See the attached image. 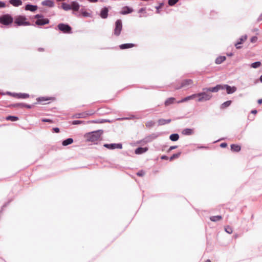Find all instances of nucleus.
Wrapping results in <instances>:
<instances>
[{
  "instance_id": "1",
  "label": "nucleus",
  "mask_w": 262,
  "mask_h": 262,
  "mask_svg": "<svg viewBox=\"0 0 262 262\" xmlns=\"http://www.w3.org/2000/svg\"><path fill=\"white\" fill-rule=\"evenodd\" d=\"M102 134V130H98L95 132H92L87 134V140L91 142H95L98 141Z\"/></svg>"
},
{
  "instance_id": "2",
  "label": "nucleus",
  "mask_w": 262,
  "mask_h": 262,
  "mask_svg": "<svg viewBox=\"0 0 262 262\" xmlns=\"http://www.w3.org/2000/svg\"><path fill=\"white\" fill-rule=\"evenodd\" d=\"M209 91L203 90V92L195 94L196 97H198L197 101L199 102H203L211 99L212 95L210 93H207Z\"/></svg>"
},
{
  "instance_id": "3",
  "label": "nucleus",
  "mask_w": 262,
  "mask_h": 262,
  "mask_svg": "<svg viewBox=\"0 0 262 262\" xmlns=\"http://www.w3.org/2000/svg\"><path fill=\"white\" fill-rule=\"evenodd\" d=\"M14 23L18 26L30 25V23L27 21L26 17L21 15L17 16L15 18Z\"/></svg>"
},
{
  "instance_id": "4",
  "label": "nucleus",
  "mask_w": 262,
  "mask_h": 262,
  "mask_svg": "<svg viewBox=\"0 0 262 262\" xmlns=\"http://www.w3.org/2000/svg\"><path fill=\"white\" fill-rule=\"evenodd\" d=\"M13 20V17L9 14L3 15L0 17V23L6 26L11 24Z\"/></svg>"
},
{
  "instance_id": "5",
  "label": "nucleus",
  "mask_w": 262,
  "mask_h": 262,
  "mask_svg": "<svg viewBox=\"0 0 262 262\" xmlns=\"http://www.w3.org/2000/svg\"><path fill=\"white\" fill-rule=\"evenodd\" d=\"M37 19L35 24L38 26H42L49 23V20L48 18H44L42 15L37 14L35 16Z\"/></svg>"
},
{
  "instance_id": "6",
  "label": "nucleus",
  "mask_w": 262,
  "mask_h": 262,
  "mask_svg": "<svg viewBox=\"0 0 262 262\" xmlns=\"http://www.w3.org/2000/svg\"><path fill=\"white\" fill-rule=\"evenodd\" d=\"M122 28V21L120 19H118L115 23V28L114 29V34L118 36L120 34Z\"/></svg>"
},
{
  "instance_id": "7",
  "label": "nucleus",
  "mask_w": 262,
  "mask_h": 262,
  "mask_svg": "<svg viewBox=\"0 0 262 262\" xmlns=\"http://www.w3.org/2000/svg\"><path fill=\"white\" fill-rule=\"evenodd\" d=\"M58 28L59 30L63 33H70L71 30V28L70 26L64 24H59L58 25Z\"/></svg>"
},
{
  "instance_id": "8",
  "label": "nucleus",
  "mask_w": 262,
  "mask_h": 262,
  "mask_svg": "<svg viewBox=\"0 0 262 262\" xmlns=\"http://www.w3.org/2000/svg\"><path fill=\"white\" fill-rule=\"evenodd\" d=\"M221 90H223V85L217 84L213 88H203V91H209L211 92H217Z\"/></svg>"
},
{
  "instance_id": "9",
  "label": "nucleus",
  "mask_w": 262,
  "mask_h": 262,
  "mask_svg": "<svg viewBox=\"0 0 262 262\" xmlns=\"http://www.w3.org/2000/svg\"><path fill=\"white\" fill-rule=\"evenodd\" d=\"M104 146L110 149H114L115 148L121 149L122 148V145L120 143L105 144Z\"/></svg>"
},
{
  "instance_id": "10",
  "label": "nucleus",
  "mask_w": 262,
  "mask_h": 262,
  "mask_svg": "<svg viewBox=\"0 0 262 262\" xmlns=\"http://www.w3.org/2000/svg\"><path fill=\"white\" fill-rule=\"evenodd\" d=\"M223 90L226 89L227 93L228 94H232L236 91V88L235 86H230L227 84L223 85Z\"/></svg>"
},
{
  "instance_id": "11",
  "label": "nucleus",
  "mask_w": 262,
  "mask_h": 262,
  "mask_svg": "<svg viewBox=\"0 0 262 262\" xmlns=\"http://www.w3.org/2000/svg\"><path fill=\"white\" fill-rule=\"evenodd\" d=\"M161 135H162L161 133H153V134H151L150 135H149V136L145 138V140L147 142H151V141L156 139L157 138H158L159 136H160Z\"/></svg>"
},
{
  "instance_id": "12",
  "label": "nucleus",
  "mask_w": 262,
  "mask_h": 262,
  "mask_svg": "<svg viewBox=\"0 0 262 262\" xmlns=\"http://www.w3.org/2000/svg\"><path fill=\"white\" fill-rule=\"evenodd\" d=\"M192 81L191 79H186L184 80L180 86L176 87V89H179L182 88H185L191 85Z\"/></svg>"
},
{
  "instance_id": "13",
  "label": "nucleus",
  "mask_w": 262,
  "mask_h": 262,
  "mask_svg": "<svg viewBox=\"0 0 262 262\" xmlns=\"http://www.w3.org/2000/svg\"><path fill=\"white\" fill-rule=\"evenodd\" d=\"M247 38V36L246 35H243L241 36V37L239 38V41H238L237 43L235 44V46L236 48V49H238L241 48V46H239V45L242 44L243 42H244Z\"/></svg>"
},
{
  "instance_id": "14",
  "label": "nucleus",
  "mask_w": 262,
  "mask_h": 262,
  "mask_svg": "<svg viewBox=\"0 0 262 262\" xmlns=\"http://www.w3.org/2000/svg\"><path fill=\"white\" fill-rule=\"evenodd\" d=\"M195 98H196L195 94H193V95H190V96H187V97L182 99V100L179 101L178 102V103H183V102H187V101H189L190 100H192V99H194Z\"/></svg>"
},
{
  "instance_id": "15",
  "label": "nucleus",
  "mask_w": 262,
  "mask_h": 262,
  "mask_svg": "<svg viewBox=\"0 0 262 262\" xmlns=\"http://www.w3.org/2000/svg\"><path fill=\"white\" fill-rule=\"evenodd\" d=\"M41 4L43 6H48L49 7H53L54 6V3L53 1L51 0H46L42 2Z\"/></svg>"
},
{
  "instance_id": "16",
  "label": "nucleus",
  "mask_w": 262,
  "mask_h": 262,
  "mask_svg": "<svg viewBox=\"0 0 262 262\" xmlns=\"http://www.w3.org/2000/svg\"><path fill=\"white\" fill-rule=\"evenodd\" d=\"M108 9L106 7L103 8L100 12V16L102 18H106L107 17L108 15Z\"/></svg>"
},
{
  "instance_id": "17",
  "label": "nucleus",
  "mask_w": 262,
  "mask_h": 262,
  "mask_svg": "<svg viewBox=\"0 0 262 262\" xmlns=\"http://www.w3.org/2000/svg\"><path fill=\"white\" fill-rule=\"evenodd\" d=\"M133 11V9H132L131 8H129V7L125 6L122 8V10L121 13L122 14L125 15V14H127L128 13H130Z\"/></svg>"
},
{
  "instance_id": "18",
  "label": "nucleus",
  "mask_w": 262,
  "mask_h": 262,
  "mask_svg": "<svg viewBox=\"0 0 262 262\" xmlns=\"http://www.w3.org/2000/svg\"><path fill=\"white\" fill-rule=\"evenodd\" d=\"M148 150L147 147H138L135 150V154L137 155L142 154Z\"/></svg>"
},
{
  "instance_id": "19",
  "label": "nucleus",
  "mask_w": 262,
  "mask_h": 262,
  "mask_svg": "<svg viewBox=\"0 0 262 262\" xmlns=\"http://www.w3.org/2000/svg\"><path fill=\"white\" fill-rule=\"evenodd\" d=\"M9 3L14 7H18L23 4L21 0H10Z\"/></svg>"
},
{
  "instance_id": "20",
  "label": "nucleus",
  "mask_w": 262,
  "mask_h": 262,
  "mask_svg": "<svg viewBox=\"0 0 262 262\" xmlns=\"http://www.w3.org/2000/svg\"><path fill=\"white\" fill-rule=\"evenodd\" d=\"M37 9V6L35 5H32L30 4H28L25 7V10H29L32 12L35 11Z\"/></svg>"
},
{
  "instance_id": "21",
  "label": "nucleus",
  "mask_w": 262,
  "mask_h": 262,
  "mask_svg": "<svg viewBox=\"0 0 262 262\" xmlns=\"http://www.w3.org/2000/svg\"><path fill=\"white\" fill-rule=\"evenodd\" d=\"M80 5L76 2H72L71 4V9L74 11H78L79 9Z\"/></svg>"
},
{
  "instance_id": "22",
  "label": "nucleus",
  "mask_w": 262,
  "mask_h": 262,
  "mask_svg": "<svg viewBox=\"0 0 262 262\" xmlns=\"http://www.w3.org/2000/svg\"><path fill=\"white\" fill-rule=\"evenodd\" d=\"M135 45L133 43H124L122 44L120 46V48L122 50L134 47Z\"/></svg>"
},
{
  "instance_id": "23",
  "label": "nucleus",
  "mask_w": 262,
  "mask_h": 262,
  "mask_svg": "<svg viewBox=\"0 0 262 262\" xmlns=\"http://www.w3.org/2000/svg\"><path fill=\"white\" fill-rule=\"evenodd\" d=\"M193 129L191 128H185L182 132L183 134L185 135H191L193 134Z\"/></svg>"
},
{
  "instance_id": "24",
  "label": "nucleus",
  "mask_w": 262,
  "mask_h": 262,
  "mask_svg": "<svg viewBox=\"0 0 262 262\" xmlns=\"http://www.w3.org/2000/svg\"><path fill=\"white\" fill-rule=\"evenodd\" d=\"M170 119H160L158 120V124L159 125H163L165 124L169 123V122H170Z\"/></svg>"
},
{
  "instance_id": "25",
  "label": "nucleus",
  "mask_w": 262,
  "mask_h": 262,
  "mask_svg": "<svg viewBox=\"0 0 262 262\" xmlns=\"http://www.w3.org/2000/svg\"><path fill=\"white\" fill-rule=\"evenodd\" d=\"M73 142V140L72 138H68L62 142V145L64 146H67L72 144Z\"/></svg>"
},
{
  "instance_id": "26",
  "label": "nucleus",
  "mask_w": 262,
  "mask_h": 262,
  "mask_svg": "<svg viewBox=\"0 0 262 262\" xmlns=\"http://www.w3.org/2000/svg\"><path fill=\"white\" fill-rule=\"evenodd\" d=\"M241 146L238 145L232 144L231 145V149L233 151L238 152L241 150Z\"/></svg>"
},
{
  "instance_id": "27",
  "label": "nucleus",
  "mask_w": 262,
  "mask_h": 262,
  "mask_svg": "<svg viewBox=\"0 0 262 262\" xmlns=\"http://www.w3.org/2000/svg\"><path fill=\"white\" fill-rule=\"evenodd\" d=\"M226 60V57L224 56L218 57L215 60L216 64H221Z\"/></svg>"
},
{
  "instance_id": "28",
  "label": "nucleus",
  "mask_w": 262,
  "mask_h": 262,
  "mask_svg": "<svg viewBox=\"0 0 262 262\" xmlns=\"http://www.w3.org/2000/svg\"><path fill=\"white\" fill-rule=\"evenodd\" d=\"M174 100H175L174 98H173V97L169 98L165 101V105L166 106L172 104L174 102Z\"/></svg>"
},
{
  "instance_id": "29",
  "label": "nucleus",
  "mask_w": 262,
  "mask_h": 262,
  "mask_svg": "<svg viewBox=\"0 0 262 262\" xmlns=\"http://www.w3.org/2000/svg\"><path fill=\"white\" fill-rule=\"evenodd\" d=\"M179 138V136L178 134H171L169 137V139L172 141H176L178 140Z\"/></svg>"
},
{
  "instance_id": "30",
  "label": "nucleus",
  "mask_w": 262,
  "mask_h": 262,
  "mask_svg": "<svg viewBox=\"0 0 262 262\" xmlns=\"http://www.w3.org/2000/svg\"><path fill=\"white\" fill-rule=\"evenodd\" d=\"M62 9L66 11H68L71 10V5L68 4L67 3H63L62 4L61 6Z\"/></svg>"
},
{
  "instance_id": "31",
  "label": "nucleus",
  "mask_w": 262,
  "mask_h": 262,
  "mask_svg": "<svg viewBox=\"0 0 262 262\" xmlns=\"http://www.w3.org/2000/svg\"><path fill=\"white\" fill-rule=\"evenodd\" d=\"M210 219L212 222H216L222 219L221 215L212 216L210 217Z\"/></svg>"
},
{
  "instance_id": "32",
  "label": "nucleus",
  "mask_w": 262,
  "mask_h": 262,
  "mask_svg": "<svg viewBox=\"0 0 262 262\" xmlns=\"http://www.w3.org/2000/svg\"><path fill=\"white\" fill-rule=\"evenodd\" d=\"M18 98L25 99L29 97V95L26 93H18Z\"/></svg>"
},
{
  "instance_id": "33",
  "label": "nucleus",
  "mask_w": 262,
  "mask_h": 262,
  "mask_svg": "<svg viewBox=\"0 0 262 262\" xmlns=\"http://www.w3.org/2000/svg\"><path fill=\"white\" fill-rule=\"evenodd\" d=\"M6 119L11 121H16L18 120V118L16 116H9L7 117Z\"/></svg>"
},
{
  "instance_id": "34",
  "label": "nucleus",
  "mask_w": 262,
  "mask_h": 262,
  "mask_svg": "<svg viewBox=\"0 0 262 262\" xmlns=\"http://www.w3.org/2000/svg\"><path fill=\"white\" fill-rule=\"evenodd\" d=\"M261 65V63L259 61L255 62L251 64V67L252 68H257Z\"/></svg>"
},
{
  "instance_id": "35",
  "label": "nucleus",
  "mask_w": 262,
  "mask_h": 262,
  "mask_svg": "<svg viewBox=\"0 0 262 262\" xmlns=\"http://www.w3.org/2000/svg\"><path fill=\"white\" fill-rule=\"evenodd\" d=\"M231 103V101H227L223 103L221 105L222 108H225L228 106H229Z\"/></svg>"
},
{
  "instance_id": "36",
  "label": "nucleus",
  "mask_w": 262,
  "mask_h": 262,
  "mask_svg": "<svg viewBox=\"0 0 262 262\" xmlns=\"http://www.w3.org/2000/svg\"><path fill=\"white\" fill-rule=\"evenodd\" d=\"M155 124V122L153 121H148L146 123V126L147 127H152Z\"/></svg>"
},
{
  "instance_id": "37",
  "label": "nucleus",
  "mask_w": 262,
  "mask_h": 262,
  "mask_svg": "<svg viewBox=\"0 0 262 262\" xmlns=\"http://www.w3.org/2000/svg\"><path fill=\"white\" fill-rule=\"evenodd\" d=\"M179 0H168V3L169 6H173L177 3H178Z\"/></svg>"
},
{
  "instance_id": "38",
  "label": "nucleus",
  "mask_w": 262,
  "mask_h": 262,
  "mask_svg": "<svg viewBox=\"0 0 262 262\" xmlns=\"http://www.w3.org/2000/svg\"><path fill=\"white\" fill-rule=\"evenodd\" d=\"M181 155V152H179V153H177V154H173L170 158V161H172V160L174 159H176V158H178V157H179V156H180Z\"/></svg>"
},
{
  "instance_id": "39",
  "label": "nucleus",
  "mask_w": 262,
  "mask_h": 262,
  "mask_svg": "<svg viewBox=\"0 0 262 262\" xmlns=\"http://www.w3.org/2000/svg\"><path fill=\"white\" fill-rule=\"evenodd\" d=\"M225 231L229 234H231L233 232L232 228L230 226H227L225 227Z\"/></svg>"
},
{
  "instance_id": "40",
  "label": "nucleus",
  "mask_w": 262,
  "mask_h": 262,
  "mask_svg": "<svg viewBox=\"0 0 262 262\" xmlns=\"http://www.w3.org/2000/svg\"><path fill=\"white\" fill-rule=\"evenodd\" d=\"M81 13L82 16L84 17H88L90 16V14L86 11L83 10V9L81 10Z\"/></svg>"
},
{
  "instance_id": "41",
  "label": "nucleus",
  "mask_w": 262,
  "mask_h": 262,
  "mask_svg": "<svg viewBox=\"0 0 262 262\" xmlns=\"http://www.w3.org/2000/svg\"><path fill=\"white\" fill-rule=\"evenodd\" d=\"M164 4L163 3H160L159 6L156 7V9H157V13H159L160 11L159 9L162 7Z\"/></svg>"
},
{
  "instance_id": "42",
  "label": "nucleus",
  "mask_w": 262,
  "mask_h": 262,
  "mask_svg": "<svg viewBox=\"0 0 262 262\" xmlns=\"http://www.w3.org/2000/svg\"><path fill=\"white\" fill-rule=\"evenodd\" d=\"M17 106H23V107H26L28 108H32V105H29V104H17Z\"/></svg>"
},
{
  "instance_id": "43",
  "label": "nucleus",
  "mask_w": 262,
  "mask_h": 262,
  "mask_svg": "<svg viewBox=\"0 0 262 262\" xmlns=\"http://www.w3.org/2000/svg\"><path fill=\"white\" fill-rule=\"evenodd\" d=\"M137 176L142 177L145 174V172L143 170H140L137 173Z\"/></svg>"
},
{
  "instance_id": "44",
  "label": "nucleus",
  "mask_w": 262,
  "mask_h": 262,
  "mask_svg": "<svg viewBox=\"0 0 262 262\" xmlns=\"http://www.w3.org/2000/svg\"><path fill=\"white\" fill-rule=\"evenodd\" d=\"M7 94L9 95H11V96H12L14 97H17L18 98V93H12L11 92H8Z\"/></svg>"
},
{
  "instance_id": "45",
  "label": "nucleus",
  "mask_w": 262,
  "mask_h": 262,
  "mask_svg": "<svg viewBox=\"0 0 262 262\" xmlns=\"http://www.w3.org/2000/svg\"><path fill=\"white\" fill-rule=\"evenodd\" d=\"M136 118L134 116H132L130 117H126V118H119L118 120H123V119H133Z\"/></svg>"
},
{
  "instance_id": "46",
  "label": "nucleus",
  "mask_w": 262,
  "mask_h": 262,
  "mask_svg": "<svg viewBox=\"0 0 262 262\" xmlns=\"http://www.w3.org/2000/svg\"><path fill=\"white\" fill-rule=\"evenodd\" d=\"M82 123L81 121L80 120H74L73 121L72 124L74 125L79 124Z\"/></svg>"
},
{
  "instance_id": "47",
  "label": "nucleus",
  "mask_w": 262,
  "mask_h": 262,
  "mask_svg": "<svg viewBox=\"0 0 262 262\" xmlns=\"http://www.w3.org/2000/svg\"><path fill=\"white\" fill-rule=\"evenodd\" d=\"M6 6L5 3L0 1V8H5Z\"/></svg>"
},
{
  "instance_id": "48",
  "label": "nucleus",
  "mask_w": 262,
  "mask_h": 262,
  "mask_svg": "<svg viewBox=\"0 0 262 262\" xmlns=\"http://www.w3.org/2000/svg\"><path fill=\"white\" fill-rule=\"evenodd\" d=\"M257 37L256 36H253L251 38V42H255L257 40Z\"/></svg>"
},
{
  "instance_id": "49",
  "label": "nucleus",
  "mask_w": 262,
  "mask_h": 262,
  "mask_svg": "<svg viewBox=\"0 0 262 262\" xmlns=\"http://www.w3.org/2000/svg\"><path fill=\"white\" fill-rule=\"evenodd\" d=\"M138 12H139V13H143V12H145V8H141V9L139 10Z\"/></svg>"
},
{
  "instance_id": "50",
  "label": "nucleus",
  "mask_w": 262,
  "mask_h": 262,
  "mask_svg": "<svg viewBox=\"0 0 262 262\" xmlns=\"http://www.w3.org/2000/svg\"><path fill=\"white\" fill-rule=\"evenodd\" d=\"M42 121L45 122H52V121L48 119H42Z\"/></svg>"
},
{
  "instance_id": "51",
  "label": "nucleus",
  "mask_w": 262,
  "mask_h": 262,
  "mask_svg": "<svg viewBox=\"0 0 262 262\" xmlns=\"http://www.w3.org/2000/svg\"><path fill=\"white\" fill-rule=\"evenodd\" d=\"M177 148V146H170L168 149V151H170L174 149H176Z\"/></svg>"
},
{
  "instance_id": "52",
  "label": "nucleus",
  "mask_w": 262,
  "mask_h": 262,
  "mask_svg": "<svg viewBox=\"0 0 262 262\" xmlns=\"http://www.w3.org/2000/svg\"><path fill=\"white\" fill-rule=\"evenodd\" d=\"M227 144L226 143H222L220 145V146L223 148L226 147H227Z\"/></svg>"
},
{
  "instance_id": "53",
  "label": "nucleus",
  "mask_w": 262,
  "mask_h": 262,
  "mask_svg": "<svg viewBox=\"0 0 262 262\" xmlns=\"http://www.w3.org/2000/svg\"><path fill=\"white\" fill-rule=\"evenodd\" d=\"M53 130L55 132V133H59V128H57V127H56V128H53Z\"/></svg>"
},
{
  "instance_id": "54",
  "label": "nucleus",
  "mask_w": 262,
  "mask_h": 262,
  "mask_svg": "<svg viewBox=\"0 0 262 262\" xmlns=\"http://www.w3.org/2000/svg\"><path fill=\"white\" fill-rule=\"evenodd\" d=\"M88 1L91 3H96V2H98V0H88Z\"/></svg>"
},
{
  "instance_id": "55",
  "label": "nucleus",
  "mask_w": 262,
  "mask_h": 262,
  "mask_svg": "<svg viewBox=\"0 0 262 262\" xmlns=\"http://www.w3.org/2000/svg\"><path fill=\"white\" fill-rule=\"evenodd\" d=\"M262 20V14L259 16V17L258 18V20Z\"/></svg>"
},
{
  "instance_id": "56",
  "label": "nucleus",
  "mask_w": 262,
  "mask_h": 262,
  "mask_svg": "<svg viewBox=\"0 0 262 262\" xmlns=\"http://www.w3.org/2000/svg\"><path fill=\"white\" fill-rule=\"evenodd\" d=\"M162 159H167V157L166 156H163L161 158Z\"/></svg>"
},
{
  "instance_id": "57",
  "label": "nucleus",
  "mask_w": 262,
  "mask_h": 262,
  "mask_svg": "<svg viewBox=\"0 0 262 262\" xmlns=\"http://www.w3.org/2000/svg\"><path fill=\"white\" fill-rule=\"evenodd\" d=\"M258 103L259 104H261V103H262V99H259V100H258Z\"/></svg>"
},
{
  "instance_id": "58",
  "label": "nucleus",
  "mask_w": 262,
  "mask_h": 262,
  "mask_svg": "<svg viewBox=\"0 0 262 262\" xmlns=\"http://www.w3.org/2000/svg\"><path fill=\"white\" fill-rule=\"evenodd\" d=\"M251 113L252 114H256L257 113V111L256 110H253V111H252Z\"/></svg>"
},
{
  "instance_id": "59",
  "label": "nucleus",
  "mask_w": 262,
  "mask_h": 262,
  "mask_svg": "<svg viewBox=\"0 0 262 262\" xmlns=\"http://www.w3.org/2000/svg\"><path fill=\"white\" fill-rule=\"evenodd\" d=\"M227 55L228 56H232L233 55V54L231 53H229V54H227Z\"/></svg>"
},
{
  "instance_id": "60",
  "label": "nucleus",
  "mask_w": 262,
  "mask_h": 262,
  "mask_svg": "<svg viewBox=\"0 0 262 262\" xmlns=\"http://www.w3.org/2000/svg\"><path fill=\"white\" fill-rule=\"evenodd\" d=\"M259 80H260V82H262V75L260 76Z\"/></svg>"
},
{
  "instance_id": "61",
  "label": "nucleus",
  "mask_w": 262,
  "mask_h": 262,
  "mask_svg": "<svg viewBox=\"0 0 262 262\" xmlns=\"http://www.w3.org/2000/svg\"><path fill=\"white\" fill-rule=\"evenodd\" d=\"M205 262H211L210 260H207L206 261H205Z\"/></svg>"
},
{
  "instance_id": "62",
  "label": "nucleus",
  "mask_w": 262,
  "mask_h": 262,
  "mask_svg": "<svg viewBox=\"0 0 262 262\" xmlns=\"http://www.w3.org/2000/svg\"><path fill=\"white\" fill-rule=\"evenodd\" d=\"M39 51H42V50H43V49H39Z\"/></svg>"
}]
</instances>
